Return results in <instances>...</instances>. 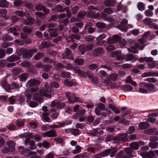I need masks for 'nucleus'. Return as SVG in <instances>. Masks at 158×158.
Wrapping results in <instances>:
<instances>
[{"instance_id":"f257e3e1","label":"nucleus","mask_w":158,"mask_h":158,"mask_svg":"<svg viewBox=\"0 0 158 158\" xmlns=\"http://www.w3.org/2000/svg\"><path fill=\"white\" fill-rule=\"evenodd\" d=\"M38 89V87L36 86L31 88L30 90H27L25 91V94L27 97V100H26L27 102H28L31 100L32 94H33V100H36L40 103L42 102L43 99L42 98L39 96L38 94L36 93L33 94V93L37 91Z\"/></svg>"},{"instance_id":"f03ea898","label":"nucleus","mask_w":158,"mask_h":158,"mask_svg":"<svg viewBox=\"0 0 158 158\" xmlns=\"http://www.w3.org/2000/svg\"><path fill=\"white\" fill-rule=\"evenodd\" d=\"M14 13L17 16L20 17H22L24 15L27 19V20L25 19L24 21V23L26 25H32L34 22V19L30 17L27 11L24 13L22 11L17 10L15 11Z\"/></svg>"},{"instance_id":"7ed1b4c3","label":"nucleus","mask_w":158,"mask_h":158,"mask_svg":"<svg viewBox=\"0 0 158 158\" xmlns=\"http://www.w3.org/2000/svg\"><path fill=\"white\" fill-rule=\"evenodd\" d=\"M128 135L127 133L119 134L114 138L115 142L120 143L123 141H126L128 140L127 138Z\"/></svg>"},{"instance_id":"20e7f679","label":"nucleus","mask_w":158,"mask_h":158,"mask_svg":"<svg viewBox=\"0 0 158 158\" xmlns=\"http://www.w3.org/2000/svg\"><path fill=\"white\" fill-rule=\"evenodd\" d=\"M68 100L71 103H73L75 102H81V100L79 97L76 96L74 94L70 92L66 94Z\"/></svg>"},{"instance_id":"39448f33","label":"nucleus","mask_w":158,"mask_h":158,"mask_svg":"<svg viewBox=\"0 0 158 158\" xmlns=\"http://www.w3.org/2000/svg\"><path fill=\"white\" fill-rule=\"evenodd\" d=\"M121 39L120 37L117 35H115L110 36L107 42L108 44H112L119 42Z\"/></svg>"},{"instance_id":"423d86ee","label":"nucleus","mask_w":158,"mask_h":158,"mask_svg":"<svg viewBox=\"0 0 158 158\" xmlns=\"http://www.w3.org/2000/svg\"><path fill=\"white\" fill-rule=\"evenodd\" d=\"M111 56L115 58L118 60H122L124 59V56L121 55V52L118 51H115L112 53Z\"/></svg>"},{"instance_id":"0eeeda50","label":"nucleus","mask_w":158,"mask_h":158,"mask_svg":"<svg viewBox=\"0 0 158 158\" xmlns=\"http://www.w3.org/2000/svg\"><path fill=\"white\" fill-rule=\"evenodd\" d=\"M18 150L21 153H26L31 155H36L37 152L34 151H31L25 148L22 146H20L18 147Z\"/></svg>"},{"instance_id":"6e6552de","label":"nucleus","mask_w":158,"mask_h":158,"mask_svg":"<svg viewBox=\"0 0 158 158\" xmlns=\"http://www.w3.org/2000/svg\"><path fill=\"white\" fill-rule=\"evenodd\" d=\"M150 140L152 142L149 143V146L153 148H156L158 145V142L155 141L158 140V137H151L150 138Z\"/></svg>"},{"instance_id":"1a4fd4ad","label":"nucleus","mask_w":158,"mask_h":158,"mask_svg":"<svg viewBox=\"0 0 158 158\" xmlns=\"http://www.w3.org/2000/svg\"><path fill=\"white\" fill-rule=\"evenodd\" d=\"M56 25V24H50L48 25V27L49 28L48 31L50 33V35L52 37H55L57 36L58 34L57 32L55 30L54 31V29L51 28V27H55Z\"/></svg>"},{"instance_id":"9d476101","label":"nucleus","mask_w":158,"mask_h":158,"mask_svg":"<svg viewBox=\"0 0 158 158\" xmlns=\"http://www.w3.org/2000/svg\"><path fill=\"white\" fill-rule=\"evenodd\" d=\"M56 136V134L55 131L54 130H50L42 134V136L44 137H55Z\"/></svg>"},{"instance_id":"9b49d317","label":"nucleus","mask_w":158,"mask_h":158,"mask_svg":"<svg viewBox=\"0 0 158 158\" xmlns=\"http://www.w3.org/2000/svg\"><path fill=\"white\" fill-rule=\"evenodd\" d=\"M143 83H146L141 82L139 84L140 87L139 89V92L143 94L148 93V91L147 89H145L146 88V87L145 85H143Z\"/></svg>"},{"instance_id":"f8f14e48","label":"nucleus","mask_w":158,"mask_h":158,"mask_svg":"<svg viewBox=\"0 0 158 158\" xmlns=\"http://www.w3.org/2000/svg\"><path fill=\"white\" fill-rule=\"evenodd\" d=\"M150 35V31H148L145 32L142 36L141 39L139 40V43L141 44H143L147 40L148 36Z\"/></svg>"},{"instance_id":"ddd939ff","label":"nucleus","mask_w":158,"mask_h":158,"mask_svg":"<svg viewBox=\"0 0 158 158\" xmlns=\"http://www.w3.org/2000/svg\"><path fill=\"white\" fill-rule=\"evenodd\" d=\"M143 85H145L146 87V88L148 89V91L150 92H155L156 91V90L154 85L152 84L148 83H143Z\"/></svg>"},{"instance_id":"4468645a","label":"nucleus","mask_w":158,"mask_h":158,"mask_svg":"<svg viewBox=\"0 0 158 158\" xmlns=\"http://www.w3.org/2000/svg\"><path fill=\"white\" fill-rule=\"evenodd\" d=\"M125 152L124 153V155H125L126 157H123V158H131L133 157V156L130 154L132 151L133 150L131 148H126L125 150Z\"/></svg>"},{"instance_id":"2eb2a0df","label":"nucleus","mask_w":158,"mask_h":158,"mask_svg":"<svg viewBox=\"0 0 158 158\" xmlns=\"http://www.w3.org/2000/svg\"><path fill=\"white\" fill-rule=\"evenodd\" d=\"M144 142H139V143H137L135 142L131 143L130 144V147L131 148L135 150H137L139 147V145L140 144L141 145H144Z\"/></svg>"},{"instance_id":"dca6fc26","label":"nucleus","mask_w":158,"mask_h":158,"mask_svg":"<svg viewBox=\"0 0 158 158\" xmlns=\"http://www.w3.org/2000/svg\"><path fill=\"white\" fill-rule=\"evenodd\" d=\"M40 84V82L36 80L35 79H31L28 81L27 83V85L29 87L33 86L35 85H37Z\"/></svg>"},{"instance_id":"f3484780","label":"nucleus","mask_w":158,"mask_h":158,"mask_svg":"<svg viewBox=\"0 0 158 158\" xmlns=\"http://www.w3.org/2000/svg\"><path fill=\"white\" fill-rule=\"evenodd\" d=\"M106 37V35L104 34H102L97 38V40L98 41L96 43V44L98 45H99L102 44L104 42L103 41H101L102 40L104 39Z\"/></svg>"},{"instance_id":"a211bd4d","label":"nucleus","mask_w":158,"mask_h":158,"mask_svg":"<svg viewBox=\"0 0 158 158\" xmlns=\"http://www.w3.org/2000/svg\"><path fill=\"white\" fill-rule=\"evenodd\" d=\"M63 56L64 58L70 60L72 57L70 50L69 49H66L65 52L63 54Z\"/></svg>"},{"instance_id":"6ab92c4d","label":"nucleus","mask_w":158,"mask_h":158,"mask_svg":"<svg viewBox=\"0 0 158 158\" xmlns=\"http://www.w3.org/2000/svg\"><path fill=\"white\" fill-rule=\"evenodd\" d=\"M139 127L140 129H144L149 126V124L148 122H142L139 124Z\"/></svg>"},{"instance_id":"aec40b11","label":"nucleus","mask_w":158,"mask_h":158,"mask_svg":"<svg viewBox=\"0 0 158 158\" xmlns=\"http://www.w3.org/2000/svg\"><path fill=\"white\" fill-rule=\"evenodd\" d=\"M105 4L106 6H113L115 5V1L113 0H106Z\"/></svg>"},{"instance_id":"412c9836","label":"nucleus","mask_w":158,"mask_h":158,"mask_svg":"<svg viewBox=\"0 0 158 158\" xmlns=\"http://www.w3.org/2000/svg\"><path fill=\"white\" fill-rule=\"evenodd\" d=\"M75 72L78 74L80 76L83 77H85L89 74L87 72H85L79 69H76L75 70Z\"/></svg>"},{"instance_id":"4be33fe9","label":"nucleus","mask_w":158,"mask_h":158,"mask_svg":"<svg viewBox=\"0 0 158 158\" xmlns=\"http://www.w3.org/2000/svg\"><path fill=\"white\" fill-rule=\"evenodd\" d=\"M88 76L89 78L91 79L92 82L94 83H97L98 82V77H95L93 74H89Z\"/></svg>"},{"instance_id":"5701e85b","label":"nucleus","mask_w":158,"mask_h":158,"mask_svg":"<svg viewBox=\"0 0 158 158\" xmlns=\"http://www.w3.org/2000/svg\"><path fill=\"white\" fill-rule=\"evenodd\" d=\"M0 6L3 8L7 7L8 2L6 0H0Z\"/></svg>"},{"instance_id":"b1692460","label":"nucleus","mask_w":158,"mask_h":158,"mask_svg":"<svg viewBox=\"0 0 158 158\" xmlns=\"http://www.w3.org/2000/svg\"><path fill=\"white\" fill-rule=\"evenodd\" d=\"M8 146L9 148L11 151H13L15 150V143L14 142L11 141H9L7 142Z\"/></svg>"},{"instance_id":"393cba45","label":"nucleus","mask_w":158,"mask_h":158,"mask_svg":"<svg viewBox=\"0 0 158 158\" xmlns=\"http://www.w3.org/2000/svg\"><path fill=\"white\" fill-rule=\"evenodd\" d=\"M36 9L37 10L41 11L43 9V11L46 14L48 13L49 12V10L44 8L43 6L41 5H39L37 6L36 8Z\"/></svg>"},{"instance_id":"a878e982","label":"nucleus","mask_w":158,"mask_h":158,"mask_svg":"<svg viewBox=\"0 0 158 158\" xmlns=\"http://www.w3.org/2000/svg\"><path fill=\"white\" fill-rule=\"evenodd\" d=\"M133 89V87L129 85H124L122 87V89L126 92L130 91H131Z\"/></svg>"},{"instance_id":"bb28decb","label":"nucleus","mask_w":158,"mask_h":158,"mask_svg":"<svg viewBox=\"0 0 158 158\" xmlns=\"http://www.w3.org/2000/svg\"><path fill=\"white\" fill-rule=\"evenodd\" d=\"M19 57L17 56L16 55H12L9 57L7 60L10 61H14L19 60Z\"/></svg>"},{"instance_id":"cd10ccee","label":"nucleus","mask_w":158,"mask_h":158,"mask_svg":"<svg viewBox=\"0 0 158 158\" xmlns=\"http://www.w3.org/2000/svg\"><path fill=\"white\" fill-rule=\"evenodd\" d=\"M124 56V59H125L126 61H129L134 59V57L133 55L131 54H129Z\"/></svg>"},{"instance_id":"c85d7f7f","label":"nucleus","mask_w":158,"mask_h":158,"mask_svg":"<svg viewBox=\"0 0 158 158\" xmlns=\"http://www.w3.org/2000/svg\"><path fill=\"white\" fill-rule=\"evenodd\" d=\"M49 114L47 113H43V119L47 122H49L50 121V118L48 117Z\"/></svg>"},{"instance_id":"c756f323","label":"nucleus","mask_w":158,"mask_h":158,"mask_svg":"<svg viewBox=\"0 0 158 158\" xmlns=\"http://www.w3.org/2000/svg\"><path fill=\"white\" fill-rule=\"evenodd\" d=\"M61 77L65 78H70L71 76L67 72H63L61 73Z\"/></svg>"},{"instance_id":"7c9ffc66","label":"nucleus","mask_w":158,"mask_h":158,"mask_svg":"<svg viewBox=\"0 0 158 158\" xmlns=\"http://www.w3.org/2000/svg\"><path fill=\"white\" fill-rule=\"evenodd\" d=\"M74 63L76 65H80L84 63V61L83 59H77L75 60Z\"/></svg>"},{"instance_id":"2f4dec72","label":"nucleus","mask_w":158,"mask_h":158,"mask_svg":"<svg viewBox=\"0 0 158 158\" xmlns=\"http://www.w3.org/2000/svg\"><path fill=\"white\" fill-rule=\"evenodd\" d=\"M52 9L54 11H59L63 12L64 10V9L63 8L62 6L60 5H58L53 7Z\"/></svg>"},{"instance_id":"473e14b6","label":"nucleus","mask_w":158,"mask_h":158,"mask_svg":"<svg viewBox=\"0 0 158 158\" xmlns=\"http://www.w3.org/2000/svg\"><path fill=\"white\" fill-rule=\"evenodd\" d=\"M152 22L151 19L150 18H147L143 20V23L146 25L149 26L151 23Z\"/></svg>"},{"instance_id":"72a5a7b5","label":"nucleus","mask_w":158,"mask_h":158,"mask_svg":"<svg viewBox=\"0 0 158 158\" xmlns=\"http://www.w3.org/2000/svg\"><path fill=\"white\" fill-rule=\"evenodd\" d=\"M28 77V74L27 73H23L21 74L20 76V81H25Z\"/></svg>"},{"instance_id":"f704fd0d","label":"nucleus","mask_w":158,"mask_h":158,"mask_svg":"<svg viewBox=\"0 0 158 158\" xmlns=\"http://www.w3.org/2000/svg\"><path fill=\"white\" fill-rule=\"evenodd\" d=\"M110 156L112 157L114 156L117 152V149L116 148H113L110 149Z\"/></svg>"},{"instance_id":"c9c22d12","label":"nucleus","mask_w":158,"mask_h":158,"mask_svg":"<svg viewBox=\"0 0 158 158\" xmlns=\"http://www.w3.org/2000/svg\"><path fill=\"white\" fill-rule=\"evenodd\" d=\"M59 0H48L47 2V5L50 7H52L54 3L56 2H58Z\"/></svg>"},{"instance_id":"e433bc0d","label":"nucleus","mask_w":158,"mask_h":158,"mask_svg":"<svg viewBox=\"0 0 158 158\" xmlns=\"http://www.w3.org/2000/svg\"><path fill=\"white\" fill-rule=\"evenodd\" d=\"M40 95L41 96H43L46 97H48L50 96V94H47L45 90L44 89H42L40 90Z\"/></svg>"},{"instance_id":"4c0bfd02","label":"nucleus","mask_w":158,"mask_h":158,"mask_svg":"<svg viewBox=\"0 0 158 158\" xmlns=\"http://www.w3.org/2000/svg\"><path fill=\"white\" fill-rule=\"evenodd\" d=\"M103 52V50L101 48H96L94 53V54L95 55H97L98 54H100Z\"/></svg>"},{"instance_id":"58836bf2","label":"nucleus","mask_w":158,"mask_h":158,"mask_svg":"<svg viewBox=\"0 0 158 158\" xmlns=\"http://www.w3.org/2000/svg\"><path fill=\"white\" fill-rule=\"evenodd\" d=\"M76 149H74L72 151V153L74 154H77L81 152V147L79 145H77L76 146Z\"/></svg>"},{"instance_id":"ea45409f","label":"nucleus","mask_w":158,"mask_h":158,"mask_svg":"<svg viewBox=\"0 0 158 158\" xmlns=\"http://www.w3.org/2000/svg\"><path fill=\"white\" fill-rule=\"evenodd\" d=\"M155 73L152 72H147L143 73L142 76L143 77L152 76H155Z\"/></svg>"},{"instance_id":"a19ab883","label":"nucleus","mask_w":158,"mask_h":158,"mask_svg":"<svg viewBox=\"0 0 158 158\" xmlns=\"http://www.w3.org/2000/svg\"><path fill=\"white\" fill-rule=\"evenodd\" d=\"M65 106V103L64 102L61 103L60 102H58L56 105V108L58 109H61L64 108Z\"/></svg>"},{"instance_id":"79ce46f5","label":"nucleus","mask_w":158,"mask_h":158,"mask_svg":"<svg viewBox=\"0 0 158 158\" xmlns=\"http://www.w3.org/2000/svg\"><path fill=\"white\" fill-rule=\"evenodd\" d=\"M137 7L138 9L140 10L143 11L144 10V5L142 2H139L138 4Z\"/></svg>"},{"instance_id":"37998d69","label":"nucleus","mask_w":158,"mask_h":158,"mask_svg":"<svg viewBox=\"0 0 158 158\" xmlns=\"http://www.w3.org/2000/svg\"><path fill=\"white\" fill-rule=\"evenodd\" d=\"M29 144L31 145V146L30 147V148L31 150H34L36 148V145L35 144V142L33 140H31L30 141L29 143Z\"/></svg>"},{"instance_id":"c03bdc74","label":"nucleus","mask_w":158,"mask_h":158,"mask_svg":"<svg viewBox=\"0 0 158 158\" xmlns=\"http://www.w3.org/2000/svg\"><path fill=\"white\" fill-rule=\"evenodd\" d=\"M44 56V54L42 53H38L35 56V58L36 60H39L42 58Z\"/></svg>"},{"instance_id":"a18cd8bd","label":"nucleus","mask_w":158,"mask_h":158,"mask_svg":"<svg viewBox=\"0 0 158 158\" xmlns=\"http://www.w3.org/2000/svg\"><path fill=\"white\" fill-rule=\"evenodd\" d=\"M2 39L4 41H11L12 40V38L8 35H4L2 38Z\"/></svg>"},{"instance_id":"49530a36","label":"nucleus","mask_w":158,"mask_h":158,"mask_svg":"<svg viewBox=\"0 0 158 158\" xmlns=\"http://www.w3.org/2000/svg\"><path fill=\"white\" fill-rule=\"evenodd\" d=\"M156 131V129L155 128H152L150 129L147 130L146 131V133L148 134H152Z\"/></svg>"},{"instance_id":"de8ad7c7","label":"nucleus","mask_w":158,"mask_h":158,"mask_svg":"<svg viewBox=\"0 0 158 158\" xmlns=\"http://www.w3.org/2000/svg\"><path fill=\"white\" fill-rule=\"evenodd\" d=\"M96 25L98 28L101 29L104 28L106 26L105 24L102 23H97Z\"/></svg>"},{"instance_id":"09e8293b","label":"nucleus","mask_w":158,"mask_h":158,"mask_svg":"<svg viewBox=\"0 0 158 158\" xmlns=\"http://www.w3.org/2000/svg\"><path fill=\"white\" fill-rule=\"evenodd\" d=\"M64 84L65 85L68 86H71L73 85H75V84L71 81H65L64 82Z\"/></svg>"},{"instance_id":"8fccbe9b","label":"nucleus","mask_w":158,"mask_h":158,"mask_svg":"<svg viewBox=\"0 0 158 158\" xmlns=\"http://www.w3.org/2000/svg\"><path fill=\"white\" fill-rule=\"evenodd\" d=\"M79 51L81 52V54L83 55L84 52L86 51L85 46L83 45H81L80 46L79 48Z\"/></svg>"},{"instance_id":"3c124183","label":"nucleus","mask_w":158,"mask_h":158,"mask_svg":"<svg viewBox=\"0 0 158 158\" xmlns=\"http://www.w3.org/2000/svg\"><path fill=\"white\" fill-rule=\"evenodd\" d=\"M2 86L5 88L6 90L9 92L10 89V88L6 82H4L2 85Z\"/></svg>"},{"instance_id":"603ef678","label":"nucleus","mask_w":158,"mask_h":158,"mask_svg":"<svg viewBox=\"0 0 158 158\" xmlns=\"http://www.w3.org/2000/svg\"><path fill=\"white\" fill-rule=\"evenodd\" d=\"M50 45L49 42H44L41 43V46L43 48H48Z\"/></svg>"},{"instance_id":"864d4df0","label":"nucleus","mask_w":158,"mask_h":158,"mask_svg":"<svg viewBox=\"0 0 158 158\" xmlns=\"http://www.w3.org/2000/svg\"><path fill=\"white\" fill-rule=\"evenodd\" d=\"M111 82V81L109 79V76H108L103 81V83L105 85L109 84H110Z\"/></svg>"},{"instance_id":"5fc2aeb1","label":"nucleus","mask_w":158,"mask_h":158,"mask_svg":"<svg viewBox=\"0 0 158 158\" xmlns=\"http://www.w3.org/2000/svg\"><path fill=\"white\" fill-rule=\"evenodd\" d=\"M16 125L19 127H22L24 125V122L21 120H18L17 121Z\"/></svg>"},{"instance_id":"6e6d98bb","label":"nucleus","mask_w":158,"mask_h":158,"mask_svg":"<svg viewBox=\"0 0 158 158\" xmlns=\"http://www.w3.org/2000/svg\"><path fill=\"white\" fill-rule=\"evenodd\" d=\"M28 105L30 106L31 107H35L38 105V104L37 102L31 101L28 103Z\"/></svg>"},{"instance_id":"4d7b16f0","label":"nucleus","mask_w":158,"mask_h":158,"mask_svg":"<svg viewBox=\"0 0 158 158\" xmlns=\"http://www.w3.org/2000/svg\"><path fill=\"white\" fill-rule=\"evenodd\" d=\"M22 4V1L21 0H15L14 2L15 6H19Z\"/></svg>"},{"instance_id":"13d9d810","label":"nucleus","mask_w":158,"mask_h":158,"mask_svg":"<svg viewBox=\"0 0 158 158\" xmlns=\"http://www.w3.org/2000/svg\"><path fill=\"white\" fill-rule=\"evenodd\" d=\"M155 156L154 152L150 151L147 152V158H152Z\"/></svg>"},{"instance_id":"bf43d9fd","label":"nucleus","mask_w":158,"mask_h":158,"mask_svg":"<svg viewBox=\"0 0 158 158\" xmlns=\"http://www.w3.org/2000/svg\"><path fill=\"white\" fill-rule=\"evenodd\" d=\"M116 157L117 158H120L122 157L123 158V157H126V156L123 154V152L122 151L119 152L116 155Z\"/></svg>"},{"instance_id":"052dcab7","label":"nucleus","mask_w":158,"mask_h":158,"mask_svg":"<svg viewBox=\"0 0 158 158\" xmlns=\"http://www.w3.org/2000/svg\"><path fill=\"white\" fill-rule=\"evenodd\" d=\"M110 149H107L103 151L102 153V156H105L108 155L110 154Z\"/></svg>"},{"instance_id":"680f3d73","label":"nucleus","mask_w":158,"mask_h":158,"mask_svg":"<svg viewBox=\"0 0 158 158\" xmlns=\"http://www.w3.org/2000/svg\"><path fill=\"white\" fill-rule=\"evenodd\" d=\"M109 77H110L111 80L115 81L117 79V75L116 74L113 73L111 74Z\"/></svg>"},{"instance_id":"e2e57ef3","label":"nucleus","mask_w":158,"mask_h":158,"mask_svg":"<svg viewBox=\"0 0 158 158\" xmlns=\"http://www.w3.org/2000/svg\"><path fill=\"white\" fill-rule=\"evenodd\" d=\"M145 14V15L151 17L153 15V13L149 10H146Z\"/></svg>"},{"instance_id":"0e129e2a","label":"nucleus","mask_w":158,"mask_h":158,"mask_svg":"<svg viewBox=\"0 0 158 158\" xmlns=\"http://www.w3.org/2000/svg\"><path fill=\"white\" fill-rule=\"evenodd\" d=\"M50 126L48 124L44 125L42 127V130L43 131H46L50 128Z\"/></svg>"},{"instance_id":"69168bd1","label":"nucleus","mask_w":158,"mask_h":158,"mask_svg":"<svg viewBox=\"0 0 158 158\" xmlns=\"http://www.w3.org/2000/svg\"><path fill=\"white\" fill-rule=\"evenodd\" d=\"M6 10L5 9H2L0 10V14L3 17L6 16Z\"/></svg>"},{"instance_id":"338daca9","label":"nucleus","mask_w":158,"mask_h":158,"mask_svg":"<svg viewBox=\"0 0 158 158\" xmlns=\"http://www.w3.org/2000/svg\"><path fill=\"white\" fill-rule=\"evenodd\" d=\"M36 52V51L35 49H30L29 51L28 56L30 57L32 55Z\"/></svg>"},{"instance_id":"774afa93","label":"nucleus","mask_w":158,"mask_h":158,"mask_svg":"<svg viewBox=\"0 0 158 158\" xmlns=\"http://www.w3.org/2000/svg\"><path fill=\"white\" fill-rule=\"evenodd\" d=\"M149 27H150L153 28L155 29H158V26L155 23H152V22L151 23Z\"/></svg>"}]
</instances>
